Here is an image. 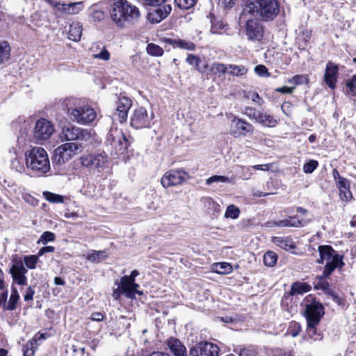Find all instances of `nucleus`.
Returning a JSON list of instances; mask_svg holds the SVG:
<instances>
[{
    "label": "nucleus",
    "mask_w": 356,
    "mask_h": 356,
    "mask_svg": "<svg viewBox=\"0 0 356 356\" xmlns=\"http://www.w3.org/2000/svg\"><path fill=\"white\" fill-rule=\"evenodd\" d=\"M279 13L280 3L277 0H245L243 15H249L257 21L272 22Z\"/></svg>",
    "instance_id": "f03ea898"
},
{
    "label": "nucleus",
    "mask_w": 356,
    "mask_h": 356,
    "mask_svg": "<svg viewBox=\"0 0 356 356\" xmlns=\"http://www.w3.org/2000/svg\"><path fill=\"white\" fill-rule=\"evenodd\" d=\"M255 73L261 77H268L270 76L267 67L264 65H258L254 67Z\"/></svg>",
    "instance_id": "6e6d98bb"
},
{
    "label": "nucleus",
    "mask_w": 356,
    "mask_h": 356,
    "mask_svg": "<svg viewBox=\"0 0 356 356\" xmlns=\"http://www.w3.org/2000/svg\"><path fill=\"white\" fill-rule=\"evenodd\" d=\"M337 186L339 191V195L342 200L349 201L352 199L353 195L350 191V183L347 179L338 181Z\"/></svg>",
    "instance_id": "393cba45"
},
{
    "label": "nucleus",
    "mask_w": 356,
    "mask_h": 356,
    "mask_svg": "<svg viewBox=\"0 0 356 356\" xmlns=\"http://www.w3.org/2000/svg\"><path fill=\"white\" fill-rule=\"evenodd\" d=\"M240 214V209L234 204H230L227 207L225 217L227 218L236 219Z\"/></svg>",
    "instance_id": "79ce46f5"
},
{
    "label": "nucleus",
    "mask_w": 356,
    "mask_h": 356,
    "mask_svg": "<svg viewBox=\"0 0 356 356\" xmlns=\"http://www.w3.org/2000/svg\"><path fill=\"white\" fill-rule=\"evenodd\" d=\"M93 57L103 60H108L110 58V53L105 48V47H103L101 51L99 54H93Z\"/></svg>",
    "instance_id": "4d7b16f0"
},
{
    "label": "nucleus",
    "mask_w": 356,
    "mask_h": 356,
    "mask_svg": "<svg viewBox=\"0 0 356 356\" xmlns=\"http://www.w3.org/2000/svg\"><path fill=\"white\" fill-rule=\"evenodd\" d=\"M186 62L191 65L195 66V69L200 72H203L202 69L199 66L200 63V57L192 54H188Z\"/></svg>",
    "instance_id": "c03bdc74"
},
{
    "label": "nucleus",
    "mask_w": 356,
    "mask_h": 356,
    "mask_svg": "<svg viewBox=\"0 0 356 356\" xmlns=\"http://www.w3.org/2000/svg\"><path fill=\"white\" fill-rule=\"evenodd\" d=\"M59 138L61 141H76L83 145L91 140L92 133L90 130L68 124L62 128Z\"/></svg>",
    "instance_id": "423d86ee"
},
{
    "label": "nucleus",
    "mask_w": 356,
    "mask_h": 356,
    "mask_svg": "<svg viewBox=\"0 0 356 356\" xmlns=\"http://www.w3.org/2000/svg\"><path fill=\"white\" fill-rule=\"evenodd\" d=\"M106 143L112 147L115 154H120L127 151L130 142L122 130L111 128L107 134Z\"/></svg>",
    "instance_id": "6e6552de"
},
{
    "label": "nucleus",
    "mask_w": 356,
    "mask_h": 356,
    "mask_svg": "<svg viewBox=\"0 0 356 356\" xmlns=\"http://www.w3.org/2000/svg\"><path fill=\"white\" fill-rule=\"evenodd\" d=\"M232 124L234 126V129L232 130V133L234 135L245 136L247 134H253L254 130L252 124L243 119L234 117Z\"/></svg>",
    "instance_id": "412c9836"
},
{
    "label": "nucleus",
    "mask_w": 356,
    "mask_h": 356,
    "mask_svg": "<svg viewBox=\"0 0 356 356\" xmlns=\"http://www.w3.org/2000/svg\"><path fill=\"white\" fill-rule=\"evenodd\" d=\"M300 330V325L297 322L292 321L291 322L287 330L286 334L291 335L293 337H296L299 334Z\"/></svg>",
    "instance_id": "de8ad7c7"
},
{
    "label": "nucleus",
    "mask_w": 356,
    "mask_h": 356,
    "mask_svg": "<svg viewBox=\"0 0 356 356\" xmlns=\"http://www.w3.org/2000/svg\"><path fill=\"white\" fill-rule=\"evenodd\" d=\"M92 17L94 21L101 22L104 19L105 13L101 10H95L93 11Z\"/></svg>",
    "instance_id": "bf43d9fd"
},
{
    "label": "nucleus",
    "mask_w": 356,
    "mask_h": 356,
    "mask_svg": "<svg viewBox=\"0 0 356 356\" xmlns=\"http://www.w3.org/2000/svg\"><path fill=\"white\" fill-rule=\"evenodd\" d=\"M166 345L175 356H187L186 348L182 343L176 338H170Z\"/></svg>",
    "instance_id": "5701e85b"
},
{
    "label": "nucleus",
    "mask_w": 356,
    "mask_h": 356,
    "mask_svg": "<svg viewBox=\"0 0 356 356\" xmlns=\"http://www.w3.org/2000/svg\"><path fill=\"white\" fill-rule=\"evenodd\" d=\"M131 100L126 97H120L117 104V108L113 114V119L118 120L120 123L127 121V113L131 107Z\"/></svg>",
    "instance_id": "dca6fc26"
},
{
    "label": "nucleus",
    "mask_w": 356,
    "mask_h": 356,
    "mask_svg": "<svg viewBox=\"0 0 356 356\" xmlns=\"http://www.w3.org/2000/svg\"><path fill=\"white\" fill-rule=\"evenodd\" d=\"M229 69V65H225L221 63H214L212 64L211 67V72H212L214 74H220L227 73Z\"/></svg>",
    "instance_id": "ea45409f"
},
{
    "label": "nucleus",
    "mask_w": 356,
    "mask_h": 356,
    "mask_svg": "<svg viewBox=\"0 0 356 356\" xmlns=\"http://www.w3.org/2000/svg\"><path fill=\"white\" fill-rule=\"evenodd\" d=\"M318 163L315 160H310L303 165V171L305 173H312L318 167Z\"/></svg>",
    "instance_id": "5fc2aeb1"
},
{
    "label": "nucleus",
    "mask_w": 356,
    "mask_h": 356,
    "mask_svg": "<svg viewBox=\"0 0 356 356\" xmlns=\"http://www.w3.org/2000/svg\"><path fill=\"white\" fill-rule=\"evenodd\" d=\"M55 238L56 236L53 232L46 231L42 234L38 243L46 244L48 242L54 241Z\"/></svg>",
    "instance_id": "3c124183"
},
{
    "label": "nucleus",
    "mask_w": 356,
    "mask_h": 356,
    "mask_svg": "<svg viewBox=\"0 0 356 356\" xmlns=\"http://www.w3.org/2000/svg\"><path fill=\"white\" fill-rule=\"evenodd\" d=\"M318 325H312L310 323H307V334L310 339L314 341H320L323 339V335L321 333H318L316 330V326Z\"/></svg>",
    "instance_id": "37998d69"
},
{
    "label": "nucleus",
    "mask_w": 356,
    "mask_h": 356,
    "mask_svg": "<svg viewBox=\"0 0 356 356\" xmlns=\"http://www.w3.org/2000/svg\"><path fill=\"white\" fill-rule=\"evenodd\" d=\"M320 258L319 264L325 262L324 267V276H330L336 268H341L344 265L343 256L340 255L330 245L318 246Z\"/></svg>",
    "instance_id": "39448f33"
},
{
    "label": "nucleus",
    "mask_w": 356,
    "mask_h": 356,
    "mask_svg": "<svg viewBox=\"0 0 356 356\" xmlns=\"http://www.w3.org/2000/svg\"><path fill=\"white\" fill-rule=\"evenodd\" d=\"M172 8L170 5H164L161 8H159L154 10L151 15L152 20L154 22H160L161 20L165 19L171 13Z\"/></svg>",
    "instance_id": "cd10ccee"
},
{
    "label": "nucleus",
    "mask_w": 356,
    "mask_h": 356,
    "mask_svg": "<svg viewBox=\"0 0 356 356\" xmlns=\"http://www.w3.org/2000/svg\"><path fill=\"white\" fill-rule=\"evenodd\" d=\"M219 348L210 342H202L196 344L190 350V356H218Z\"/></svg>",
    "instance_id": "2eb2a0df"
},
{
    "label": "nucleus",
    "mask_w": 356,
    "mask_h": 356,
    "mask_svg": "<svg viewBox=\"0 0 356 356\" xmlns=\"http://www.w3.org/2000/svg\"><path fill=\"white\" fill-rule=\"evenodd\" d=\"M257 122L264 127H275L277 120L270 114L261 111Z\"/></svg>",
    "instance_id": "c85d7f7f"
},
{
    "label": "nucleus",
    "mask_w": 356,
    "mask_h": 356,
    "mask_svg": "<svg viewBox=\"0 0 356 356\" xmlns=\"http://www.w3.org/2000/svg\"><path fill=\"white\" fill-rule=\"evenodd\" d=\"M24 262L26 267L29 269H34L38 262V257L35 255L25 256Z\"/></svg>",
    "instance_id": "603ef678"
},
{
    "label": "nucleus",
    "mask_w": 356,
    "mask_h": 356,
    "mask_svg": "<svg viewBox=\"0 0 356 356\" xmlns=\"http://www.w3.org/2000/svg\"><path fill=\"white\" fill-rule=\"evenodd\" d=\"M254 18L246 22V32L250 40H260L263 37L261 26Z\"/></svg>",
    "instance_id": "4be33fe9"
},
{
    "label": "nucleus",
    "mask_w": 356,
    "mask_h": 356,
    "mask_svg": "<svg viewBox=\"0 0 356 356\" xmlns=\"http://www.w3.org/2000/svg\"><path fill=\"white\" fill-rule=\"evenodd\" d=\"M25 163L27 169L35 176H42L50 170L47 153L40 147H34L26 152Z\"/></svg>",
    "instance_id": "20e7f679"
},
{
    "label": "nucleus",
    "mask_w": 356,
    "mask_h": 356,
    "mask_svg": "<svg viewBox=\"0 0 356 356\" xmlns=\"http://www.w3.org/2000/svg\"><path fill=\"white\" fill-rule=\"evenodd\" d=\"M115 284L118 285V287L113 289L112 296L115 300H118L120 298L122 291L121 287L120 286V284L115 282Z\"/></svg>",
    "instance_id": "774afa93"
},
{
    "label": "nucleus",
    "mask_w": 356,
    "mask_h": 356,
    "mask_svg": "<svg viewBox=\"0 0 356 356\" xmlns=\"http://www.w3.org/2000/svg\"><path fill=\"white\" fill-rule=\"evenodd\" d=\"M43 196L46 200L51 203H63L64 201V197L63 195L49 191L43 192Z\"/></svg>",
    "instance_id": "4c0bfd02"
},
{
    "label": "nucleus",
    "mask_w": 356,
    "mask_h": 356,
    "mask_svg": "<svg viewBox=\"0 0 356 356\" xmlns=\"http://www.w3.org/2000/svg\"><path fill=\"white\" fill-rule=\"evenodd\" d=\"M307 82V77L304 75H296L289 80V83H293L295 86L302 84Z\"/></svg>",
    "instance_id": "13d9d810"
},
{
    "label": "nucleus",
    "mask_w": 356,
    "mask_h": 356,
    "mask_svg": "<svg viewBox=\"0 0 356 356\" xmlns=\"http://www.w3.org/2000/svg\"><path fill=\"white\" fill-rule=\"evenodd\" d=\"M214 182L231 183L232 181L229 178L221 175L211 176L209 178H208L206 181V184L208 185Z\"/></svg>",
    "instance_id": "8fccbe9b"
},
{
    "label": "nucleus",
    "mask_w": 356,
    "mask_h": 356,
    "mask_svg": "<svg viewBox=\"0 0 356 356\" xmlns=\"http://www.w3.org/2000/svg\"><path fill=\"white\" fill-rule=\"evenodd\" d=\"M261 111L257 110L254 108L246 106L244 108L243 113L247 115L250 119L257 122L258 117Z\"/></svg>",
    "instance_id": "09e8293b"
},
{
    "label": "nucleus",
    "mask_w": 356,
    "mask_h": 356,
    "mask_svg": "<svg viewBox=\"0 0 356 356\" xmlns=\"http://www.w3.org/2000/svg\"><path fill=\"white\" fill-rule=\"evenodd\" d=\"M108 257V254L104 250H91L87 252L86 259L92 262L99 263Z\"/></svg>",
    "instance_id": "2f4dec72"
},
{
    "label": "nucleus",
    "mask_w": 356,
    "mask_h": 356,
    "mask_svg": "<svg viewBox=\"0 0 356 356\" xmlns=\"http://www.w3.org/2000/svg\"><path fill=\"white\" fill-rule=\"evenodd\" d=\"M38 346V343L37 337H33L32 339H29L23 346L22 351L24 356H34Z\"/></svg>",
    "instance_id": "473e14b6"
},
{
    "label": "nucleus",
    "mask_w": 356,
    "mask_h": 356,
    "mask_svg": "<svg viewBox=\"0 0 356 356\" xmlns=\"http://www.w3.org/2000/svg\"><path fill=\"white\" fill-rule=\"evenodd\" d=\"M248 68L243 65H229L227 74L234 76H242L247 74Z\"/></svg>",
    "instance_id": "c9c22d12"
},
{
    "label": "nucleus",
    "mask_w": 356,
    "mask_h": 356,
    "mask_svg": "<svg viewBox=\"0 0 356 356\" xmlns=\"http://www.w3.org/2000/svg\"><path fill=\"white\" fill-rule=\"evenodd\" d=\"M166 0H142L145 6H159L163 3Z\"/></svg>",
    "instance_id": "680f3d73"
},
{
    "label": "nucleus",
    "mask_w": 356,
    "mask_h": 356,
    "mask_svg": "<svg viewBox=\"0 0 356 356\" xmlns=\"http://www.w3.org/2000/svg\"><path fill=\"white\" fill-rule=\"evenodd\" d=\"M329 276H324V270L323 275L318 276L314 282V289L317 290H322L326 293H330V284L326 280V278Z\"/></svg>",
    "instance_id": "c756f323"
},
{
    "label": "nucleus",
    "mask_w": 356,
    "mask_h": 356,
    "mask_svg": "<svg viewBox=\"0 0 356 356\" xmlns=\"http://www.w3.org/2000/svg\"><path fill=\"white\" fill-rule=\"evenodd\" d=\"M343 92L350 97L356 96V74L344 81Z\"/></svg>",
    "instance_id": "7c9ffc66"
},
{
    "label": "nucleus",
    "mask_w": 356,
    "mask_h": 356,
    "mask_svg": "<svg viewBox=\"0 0 356 356\" xmlns=\"http://www.w3.org/2000/svg\"><path fill=\"white\" fill-rule=\"evenodd\" d=\"M19 300V294L18 293L17 289L14 286V284H13L11 287V293L8 300V305L6 307V310L13 311L17 307V304Z\"/></svg>",
    "instance_id": "72a5a7b5"
},
{
    "label": "nucleus",
    "mask_w": 356,
    "mask_h": 356,
    "mask_svg": "<svg viewBox=\"0 0 356 356\" xmlns=\"http://www.w3.org/2000/svg\"><path fill=\"white\" fill-rule=\"evenodd\" d=\"M295 88L293 87L283 86L275 89L276 92L284 93V94H291Z\"/></svg>",
    "instance_id": "338daca9"
},
{
    "label": "nucleus",
    "mask_w": 356,
    "mask_h": 356,
    "mask_svg": "<svg viewBox=\"0 0 356 356\" xmlns=\"http://www.w3.org/2000/svg\"><path fill=\"white\" fill-rule=\"evenodd\" d=\"M272 242L285 250H293L296 248V245L291 236H274L272 238Z\"/></svg>",
    "instance_id": "b1692460"
},
{
    "label": "nucleus",
    "mask_w": 356,
    "mask_h": 356,
    "mask_svg": "<svg viewBox=\"0 0 356 356\" xmlns=\"http://www.w3.org/2000/svg\"><path fill=\"white\" fill-rule=\"evenodd\" d=\"M10 56V47L8 42H0V65L8 61Z\"/></svg>",
    "instance_id": "f704fd0d"
},
{
    "label": "nucleus",
    "mask_w": 356,
    "mask_h": 356,
    "mask_svg": "<svg viewBox=\"0 0 356 356\" xmlns=\"http://www.w3.org/2000/svg\"><path fill=\"white\" fill-rule=\"evenodd\" d=\"M277 259V254L274 252H272V251H268V252H266L264 254V258H263L264 264L266 266H270V267L273 266L276 264Z\"/></svg>",
    "instance_id": "a19ab883"
},
{
    "label": "nucleus",
    "mask_w": 356,
    "mask_h": 356,
    "mask_svg": "<svg viewBox=\"0 0 356 356\" xmlns=\"http://www.w3.org/2000/svg\"><path fill=\"white\" fill-rule=\"evenodd\" d=\"M28 270L24 267V264L22 261H17L11 266L10 273L12 275L14 282H16L19 285H26L27 278L26 274Z\"/></svg>",
    "instance_id": "a211bd4d"
},
{
    "label": "nucleus",
    "mask_w": 356,
    "mask_h": 356,
    "mask_svg": "<svg viewBox=\"0 0 356 356\" xmlns=\"http://www.w3.org/2000/svg\"><path fill=\"white\" fill-rule=\"evenodd\" d=\"M146 51L148 54L153 56H161L163 54V49L159 45L149 43L147 44Z\"/></svg>",
    "instance_id": "58836bf2"
},
{
    "label": "nucleus",
    "mask_w": 356,
    "mask_h": 356,
    "mask_svg": "<svg viewBox=\"0 0 356 356\" xmlns=\"http://www.w3.org/2000/svg\"><path fill=\"white\" fill-rule=\"evenodd\" d=\"M153 118V113H148L145 108L138 107L134 110L131 115L130 124L136 129L149 128L154 124Z\"/></svg>",
    "instance_id": "1a4fd4ad"
},
{
    "label": "nucleus",
    "mask_w": 356,
    "mask_h": 356,
    "mask_svg": "<svg viewBox=\"0 0 356 356\" xmlns=\"http://www.w3.org/2000/svg\"><path fill=\"white\" fill-rule=\"evenodd\" d=\"M312 300L313 299L312 298ZM305 313L307 323H310L312 325H318L324 314V307L318 302L312 300L305 305Z\"/></svg>",
    "instance_id": "ddd939ff"
},
{
    "label": "nucleus",
    "mask_w": 356,
    "mask_h": 356,
    "mask_svg": "<svg viewBox=\"0 0 356 356\" xmlns=\"http://www.w3.org/2000/svg\"><path fill=\"white\" fill-rule=\"evenodd\" d=\"M83 145L79 143H66L55 149L52 156L53 163L60 165L67 162L72 157L81 152Z\"/></svg>",
    "instance_id": "0eeeda50"
},
{
    "label": "nucleus",
    "mask_w": 356,
    "mask_h": 356,
    "mask_svg": "<svg viewBox=\"0 0 356 356\" xmlns=\"http://www.w3.org/2000/svg\"><path fill=\"white\" fill-rule=\"evenodd\" d=\"M54 131L53 124L44 118H41L35 123L33 134L36 140H45L52 135Z\"/></svg>",
    "instance_id": "4468645a"
},
{
    "label": "nucleus",
    "mask_w": 356,
    "mask_h": 356,
    "mask_svg": "<svg viewBox=\"0 0 356 356\" xmlns=\"http://www.w3.org/2000/svg\"><path fill=\"white\" fill-rule=\"evenodd\" d=\"M108 161V156L105 152L84 154L80 158L81 165L89 169H99L104 166Z\"/></svg>",
    "instance_id": "9b49d317"
},
{
    "label": "nucleus",
    "mask_w": 356,
    "mask_h": 356,
    "mask_svg": "<svg viewBox=\"0 0 356 356\" xmlns=\"http://www.w3.org/2000/svg\"><path fill=\"white\" fill-rule=\"evenodd\" d=\"M58 104L67 112L69 118L79 124H90L97 118L95 109L83 99L69 97L60 99Z\"/></svg>",
    "instance_id": "f257e3e1"
},
{
    "label": "nucleus",
    "mask_w": 356,
    "mask_h": 356,
    "mask_svg": "<svg viewBox=\"0 0 356 356\" xmlns=\"http://www.w3.org/2000/svg\"><path fill=\"white\" fill-rule=\"evenodd\" d=\"M197 0H175V4L182 10H188L193 7Z\"/></svg>",
    "instance_id": "49530a36"
},
{
    "label": "nucleus",
    "mask_w": 356,
    "mask_h": 356,
    "mask_svg": "<svg viewBox=\"0 0 356 356\" xmlns=\"http://www.w3.org/2000/svg\"><path fill=\"white\" fill-rule=\"evenodd\" d=\"M339 75V67L337 64L329 61L326 64L323 80L325 84L331 89L336 88Z\"/></svg>",
    "instance_id": "6ab92c4d"
},
{
    "label": "nucleus",
    "mask_w": 356,
    "mask_h": 356,
    "mask_svg": "<svg viewBox=\"0 0 356 356\" xmlns=\"http://www.w3.org/2000/svg\"><path fill=\"white\" fill-rule=\"evenodd\" d=\"M208 204L211 209L216 213H220L221 211L220 205L213 200H209Z\"/></svg>",
    "instance_id": "69168bd1"
},
{
    "label": "nucleus",
    "mask_w": 356,
    "mask_h": 356,
    "mask_svg": "<svg viewBox=\"0 0 356 356\" xmlns=\"http://www.w3.org/2000/svg\"><path fill=\"white\" fill-rule=\"evenodd\" d=\"M166 42L172 45L175 48L177 47L188 51H193L196 47L195 44L193 42L182 39L168 38L166 40Z\"/></svg>",
    "instance_id": "a878e982"
},
{
    "label": "nucleus",
    "mask_w": 356,
    "mask_h": 356,
    "mask_svg": "<svg viewBox=\"0 0 356 356\" xmlns=\"http://www.w3.org/2000/svg\"><path fill=\"white\" fill-rule=\"evenodd\" d=\"M189 176L182 170H171L166 172L161 179V183L164 188L177 186L185 182Z\"/></svg>",
    "instance_id": "9d476101"
},
{
    "label": "nucleus",
    "mask_w": 356,
    "mask_h": 356,
    "mask_svg": "<svg viewBox=\"0 0 356 356\" xmlns=\"http://www.w3.org/2000/svg\"><path fill=\"white\" fill-rule=\"evenodd\" d=\"M11 168L19 172H22L24 170V166L21 164L20 161L17 159H14L12 161Z\"/></svg>",
    "instance_id": "052dcab7"
},
{
    "label": "nucleus",
    "mask_w": 356,
    "mask_h": 356,
    "mask_svg": "<svg viewBox=\"0 0 356 356\" xmlns=\"http://www.w3.org/2000/svg\"><path fill=\"white\" fill-rule=\"evenodd\" d=\"M310 219L300 218L298 216H289L287 218L274 221L270 227H303L310 222Z\"/></svg>",
    "instance_id": "f3484780"
},
{
    "label": "nucleus",
    "mask_w": 356,
    "mask_h": 356,
    "mask_svg": "<svg viewBox=\"0 0 356 356\" xmlns=\"http://www.w3.org/2000/svg\"><path fill=\"white\" fill-rule=\"evenodd\" d=\"M35 293V291L31 286H29L26 289V293L24 296V299L25 301L32 300L33 299V295Z\"/></svg>",
    "instance_id": "0e129e2a"
},
{
    "label": "nucleus",
    "mask_w": 356,
    "mask_h": 356,
    "mask_svg": "<svg viewBox=\"0 0 356 356\" xmlns=\"http://www.w3.org/2000/svg\"><path fill=\"white\" fill-rule=\"evenodd\" d=\"M215 270L219 274H227L232 270V266L226 262L218 263L216 264Z\"/></svg>",
    "instance_id": "a18cd8bd"
},
{
    "label": "nucleus",
    "mask_w": 356,
    "mask_h": 356,
    "mask_svg": "<svg viewBox=\"0 0 356 356\" xmlns=\"http://www.w3.org/2000/svg\"><path fill=\"white\" fill-rule=\"evenodd\" d=\"M109 14L112 21L120 28L133 24L140 16L138 8L127 0H112Z\"/></svg>",
    "instance_id": "7ed1b4c3"
},
{
    "label": "nucleus",
    "mask_w": 356,
    "mask_h": 356,
    "mask_svg": "<svg viewBox=\"0 0 356 356\" xmlns=\"http://www.w3.org/2000/svg\"><path fill=\"white\" fill-rule=\"evenodd\" d=\"M83 27L80 22H73L69 28L68 38L74 42H79L82 35Z\"/></svg>",
    "instance_id": "bb28decb"
},
{
    "label": "nucleus",
    "mask_w": 356,
    "mask_h": 356,
    "mask_svg": "<svg viewBox=\"0 0 356 356\" xmlns=\"http://www.w3.org/2000/svg\"><path fill=\"white\" fill-rule=\"evenodd\" d=\"M45 1L54 7L56 11L64 15H76L83 9V4L82 1L68 3L57 0H45Z\"/></svg>",
    "instance_id": "f8f14e48"
},
{
    "label": "nucleus",
    "mask_w": 356,
    "mask_h": 356,
    "mask_svg": "<svg viewBox=\"0 0 356 356\" xmlns=\"http://www.w3.org/2000/svg\"><path fill=\"white\" fill-rule=\"evenodd\" d=\"M238 168L240 169L239 173H241L240 177L243 180H248L251 178V176L252 175V172H251V166L245 167L240 165L238 166Z\"/></svg>",
    "instance_id": "864d4df0"
},
{
    "label": "nucleus",
    "mask_w": 356,
    "mask_h": 356,
    "mask_svg": "<svg viewBox=\"0 0 356 356\" xmlns=\"http://www.w3.org/2000/svg\"><path fill=\"white\" fill-rule=\"evenodd\" d=\"M120 286L122 289V293L128 298H134L136 294L142 295L143 292L137 289L139 284L128 278L127 275L121 277Z\"/></svg>",
    "instance_id": "aec40b11"
},
{
    "label": "nucleus",
    "mask_w": 356,
    "mask_h": 356,
    "mask_svg": "<svg viewBox=\"0 0 356 356\" xmlns=\"http://www.w3.org/2000/svg\"><path fill=\"white\" fill-rule=\"evenodd\" d=\"M310 287L302 282H295L291 289L290 294L293 296L296 294H302L309 291Z\"/></svg>",
    "instance_id": "e433bc0d"
},
{
    "label": "nucleus",
    "mask_w": 356,
    "mask_h": 356,
    "mask_svg": "<svg viewBox=\"0 0 356 356\" xmlns=\"http://www.w3.org/2000/svg\"><path fill=\"white\" fill-rule=\"evenodd\" d=\"M7 298L8 291H6L0 295V307H2L4 310H6V307L8 305V303L6 302Z\"/></svg>",
    "instance_id": "e2e57ef3"
}]
</instances>
